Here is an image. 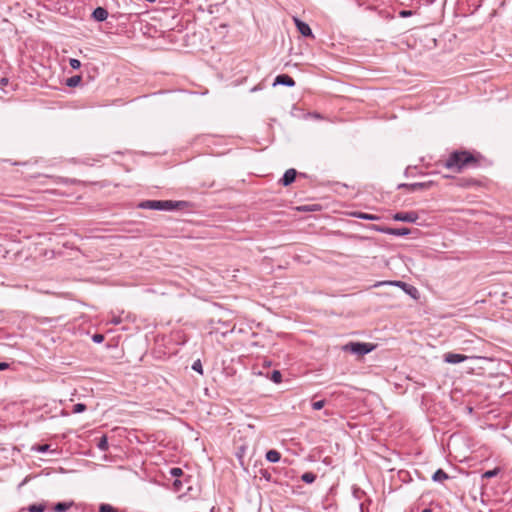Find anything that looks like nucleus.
Wrapping results in <instances>:
<instances>
[{"mask_svg": "<svg viewBox=\"0 0 512 512\" xmlns=\"http://www.w3.org/2000/svg\"><path fill=\"white\" fill-rule=\"evenodd\" d=\"M480 155L467 150H454L444 161V167L455 173H461L464 169L478 167Z\"/></svg>", "mask_w": 512, "mask_h": 512, "instance_id": "nucleus-1", "label": "nucleus"}, {"mask_svg": "<svg viewBox=\"0 0 512 512\" xmlns=\"http://www.w3.org/2000/svg\"><path fill=\"white\" fill-rule=\"evenodd\" d=\"M189 206V203L186 201H173V200H145L138 204V207L141 209H151V210H162V211H172V210H180Z\"/></svg>", "mask_w": 512, "mask_h": 512, "instance_id": "nucleus-2", "label": "nucleus"}, {"mask_svg": "<svg viewBox=\"0 0 512 512\" xmlns=\"http://www.w3.org/2000/svg\"><path fill=\"white\" fill-rule=\"evenodd\" d=\"M374 349V345L364 342H349L343 346L345 352H350L359 356L366 355Z\"/></svg>", "mask_w": 512, "mask_h": 512, "instance_id": "nucleus-3", "label": "nucleus"}, {"mask_svg": "<svg viewBox=\"0 0 512 512\" xmlns=\"http://www.w3.org/2000/svg\"><path fill=\"white\" fill-rule=\"evenodd\" d=\"M433 185L432 181L428 182H416V183H401L398 185V189H406L410 192H415L418 190L429 189Z\"/></svg>", "mask_w": 512, "mask_h": 512, "instance_id": "nucleus-4", "label": "nucleus"}, {"mask_svg": "<svg viewBox=\"0 0 512 512\" xmlns=\"http://www.w3.org/2000/svg\"><path fill=\"white\" fill-rule=\"evenodd\" d=\"M374 229L378 232L388 234V235H394V236H406V235L410 234V229L406 228V227L390 228V227L374 226Z\"/></svg>", "mask_w": 512, "mask_h": 512, "instance_id": "nucleus-5", "label": "nucleus"}, {"mask_svg": "<svg viewBox=\"0 0 512 512\" xmlns=\"http://www.w3.org/2000/svg\"><path fill=\"white\" fill-rule=\"evenodd\" d=\"M418 214L414 211L410 212H398L393 215L395 221H402L408 223H415L418 220Z\"/></svg>", "mask_w": 512, "mask_h": 512, "instance_id": "nucleus-6", "label": "nucleus"}, {"mask_svg": "<svg viewBox=\"0 0 512 512\" xmlns=\"http://www.w3.org/2000/svg\"><path fill=\"white\" fill-rule=\"evenodd\" d=\"M294 23L297 27V30L299 31V33L305 37H313V33H312V30L310 28V26L303 22L302 20H300L299 18L297 17H294Z\"/></svg>", "mask_w": 512, "mask_h": 512, "instance_id": "nucleus-7", "label": "nucleus"}, {"mask_svg": "<svg viewBox=\"0 0 512 512\" xmlns=\"http://www.w3.org/2000/svg\"><path fill=\"white\" fill-rule=\"evenodd\" d=\"M296 176L297 171L294 168H290L285 171L279 183L282 184L284 187H287L295 181Z\"/></svg>", "mask_w": 512, "mask_h": 512, "instance_id": "nucleus-8", "label": "nucleus"}, {"mask_svg": "<svg viewBox=\"0 0 512 512\" xmlns=\"http://www.w3.org/2000/svg\"><path fill=\"white\" fill-rule=\"evenodd\" d=\"M468 357L463 354L448 352L444 354V361L449 364H458L465 361Z\"/></svg>", "mask_w": 512, "mask_h": 512, "instance_id": "nucleus-9", "label": "nucleus"}, {"mask_svg": "<svg viewBox=\"0 0 512 512\" xmlns=\"http://www.w3.org/2000/svg\"><path fill=\"white\" fill-rule=\"evenodd\" d=\"M273 85H284L288 87H293L295 85V81L288 74H280L275 78Z\"/></svg>", "mask_w": 512, "mask_h": 512, "instance_id": "nucleus-10", "label": "nucleus"}, {"mask_svg": "<svg viewBox=\"0 0 512 512\" xmlns=\"http://www.w3.org/2000/svg\"><path fill=\"white\" fill-rule=\"evenodd\" d=\"M456 185L461 188H471L480 185V182L473 178L462 177L458 178Z\"/></svg>", "mask_w": 512, "mask_h": 512, "instance_id": "nucleus-11", "label": "nucleus"}, {"mask_svg": "<svg viewBox=\"0 0 512 512\" xmlns=\"http://www.w3.org/2000/svg\"><path fill=\"white\" fill-rule=\"evenodd\" d=\"M92 17L94 20H96L98 22L105 21L108 17V11L103 7H97L92 12Z\"/></svg>", "mask_w": 512, "mask_h": 512, "instance_id": "nucleus-12", "label": "nucleus"}, {"mask_svg": "<svg viewBox=\"0 0 512 512\" xmlns=\"http://www.w3.org/2000/svg\"><path fill=\"white\" fill-rule=\"evenodd\" d=\"M74 505V502H58L54 505L53 510L55 512H66L70 507Z\"/></svg>", "mask_w": 512, "mask_h": 512, "instance_id": "nucleus-13", "label": "nucleus"}, {"mask_svg": "<svg viewBox=\"0 0 512 512\" xmlns=\"http://www.w3.org/2000/svg\"><path fill=\"white\" fill-rule=\"evenodd\" d=\"M266 459L271 463H276L281 459V454L277 450L272 449L267 451Z\"/></svg>", "mask_w": 512, "mask_h": 512, "instance_id": "nucleus-14", "label": "nucleus"}, {"mask_svg": "<svg viewBox=\"0 0 512 512\" xmlns=\"http://www.w3.org/2000/svg\"><path fill=\"white\" fill-rule=\"evenodd\" d=\"M448 478L449 475L442 469L436 470L432 476V480L435 482H442L444 480H447Z\"/></svg>", "mask_w": 512, "mask_h": 512, "instance_id": "nucleus-15", "label": "nucleus"}, {"mask_svg": "<svg viewBox=\"0 0 512 512\" xmlns=\"http://www.w3.org/2000/svg\"><path fill=\"white\" fill-rule=\"evenodd\" d=\"M352 215L356 218L363 219V220L375 221V220L379 219V217L377 215L363 213V212H354V213H352Z\"/></svg>", "mask_w": 512, "mask_h": 512, "instance_id": "nucleus-16", "label": "nucleus"}, {"mask_svg": "<svg viewBox=\"0 0 512 512\" xmlns=\"http://www.w3.org/2000/svg\"><path fill=\"white\" fill-rule=\"evenodd\" d=\"M403 290L413 298H417L418 290L414 286L407 283L403 284Z\"/></svg>", "mask_w": 512, "mask_h": 512, "instance_id": "nucleus-17", "label": "nucleus"}, {"mask_svg": "<svg viewBox=\"0 0 512 512\" xmlns=\"http://www.w3.org/2000/svg\"><path fill=\"white\" fill-rule=\"evenodd\" d=\"M46 509V506L45 504L43 503H40V504H31L27 507V510L29 512H44Z\"/></svg>", "mask_w": 512, "mask_h": 512, "instance_id": "nucleus-18", "label": "nucleus"}, {"mask_svg": "<svg viewBox=\"0 0 512 512\" xmlns=\"http://www.w3.org/2000/svg\"><path fill=\"white\" fill-rule=\"evenodd\" d=\"M403 284H406V283L403 281H397V280H395V281H380L375 284V287L382 286V285H393V286H398L403 289Z\"/></svg>", "mask_w": 512, "mask_h": 512, "instance_id": "nucleus-19", "label": "nucleus"}, {"mask_svg": "<svg viewBox=\"0 0 512 512\" xmlns=\"http://www.w3.org/2000/svg\"><path fill=\"white\" fill-rule=\"evenodd\" d=\"M81 81V76L75 75L66 80V85L68 87H76Z\"/></svg>", "mask_w": 512, "mask_h": 512, "instance_id": "nucleus-20", "label": "nucleus"}, {"mask_svg": "<svg viewBox=\"0 0 512 512\" xmlns=\"http://www.w3.org/2000/svg\"><path fill=\"white\" fill-rule=\"evenodd\" d=\"M97 447L99 450L101 451H107L108 450V439L106 436H102L99 441H98V444H97Z\"/></svg>", "mask_w": 512, "mask_h": 512, "instance_id": "nucleus-21", "label": "nucleus"}, {"mask_svg": "<svg viewBox=\"0 0 512 512\" xmlns=\"http://www.w3.org/2000/svg\"><path fill=\"white\" fill-rule=\"evenodd\" d=\"M317 476L314 473L306 472L301 476V479L306 483H312L316 480Z\"/></svg>", "mask_w": 512, "mask_h": 512, "instance_id": "nucleus-22", "label": "nucleus"}, {"mask_svg": "<svg viewBox=\"0 0 512 512\" xmlns=\"http://www.w3.org/2000/svg\"><path fill=\"white\" fill-rule=\"evenodd\" d=\"M270 379L278 384L282 381V374L279 370H274L272 373H271V376H270Z\"/></svg>", "mask_w": 512, "mask_h": 512, "instance_id": "nucleus-23", "label": "nucleus"}, {"mask_svg": "<svg viewBox=\"0 0 512 512\" xmlns=\"http://www.w3.org/2000/svg\"><path fill=\"white\" fill-rule=\"evenodd\" d=\"M99 512H118V510L110 504H101L99 507Z\"/></svg>", "mask_w": 512, "mask_h": 512, "instance_id": "nucleus-24", "label": "nucleus"}, {"mask_svg": "<svg viewBox=\"0 0 512 512\" xmlns=\"http://www.w3.org/2000/svg\"><path fill=\"white\" fill-rule=\"evenodd\" d=\"M499 472H500V469H499V468H494V469H492V470H488V471H486V472L482 475V477H483V478H487V479H488V478H492V477L497 476Z\"/></svg>", "mask_w": 512, "mask_h": 512, "instance_id": "nucleus-25", "label": "nucleus"}, {"mask_svg": "<svg viewBox=\"0 0 512 512\" xmlns=\"http://www.w3.org/2000/svg\"><path fill=\"white\" fill-rule=\"evenodd\" d=\"M86 408H87V407H86V405H85V404H83V403H77V404H75V405L73 406V410H72V412H73V413H82V412H84V411L86 410Z\"/></svg>", "mask_w": 512, "mask_h": 512, "instance_id": "nucleus-26", "label": "nucleus"}, {"mask_svg": "<svg viewBox=\"0 0 512 512\" xmlns=\"http://www.w3.org/2000/svg\"><path fill=\"white\" fill-rule=\"evenodd\" d=\"M192 369L200 374H203L202 363L199 359L194 361L192 364Z\"/></svg>", "mask_w": 512, "mask_h": 512, "instance_id": "nucleus-27", "label": "nucleus"}, {"mask_svg": "<svg viewBox=\"0 0 512 512\" xmlns=\"http://www.w3.org/2000/svg\"><path fill=\"white\" fill-rule=\"evenodd\" d=\"M33 449L38 451V452H40V453H46L47 451H49L50 445H48V444H41V445L35 446Z\"/></svg>", "mask_w": 512, "mask_h": 512, "instance_id": "nucleus-28", "label": "nucleus"}, {"mask_svg": "<svg viewBox=\"0 0 512 512\" xmlns=\"http://www.w3.org/2000/svg\"><path fill=\"white\" fill-rule=\"evenodd\" d=\"M170 475L173 477H180L181 475H183V471L181 468L173 467L170 469Z\"/></svg>", "mask_w": 512, "mask_h": 512, "instance_id": "nucleus-29", "label": "nucleus"}, {"mask_svg": "<svg viewBox=\"0 0 512 512\" xmlns=\"http://www.w3.org/2000/svg\"><path fill=\"white\" fill-rule=\"evenodd\" d=\"M69 64L73 69H79L81 67V62L75 58H71Z\"/></svg>", "mask_w": 512, "mask_h": 512, "instance_id": "nucleus-30", "label": "nucleus"}, {"mask_svg": "<svg viewBox=\"0 0 512 512\" xmlns=\"http://www.w3.org/2000/svg\"><path fill=\"white\" fill-rule=\"evenodd\" d=\"M92 340L95 343H102L104 341V335L96 333L92 336Z\"/></svg>", "mask_w": 512, "mask_h": 512, "instance_id": "nucleus-31", "label": "nucleus"}, {"mask_svg": "<svg viewBox=\"0 0 512 512\" xmlns=\"http://www.w3.org/2000/svg\"><path fill=\"white\" fill-rule=\"evenodd\" d=\"M173 486H174L175 490H177V491H178V490H180V487L182 486V483H181V481H180V480L176 479V480L174 481V483H173Z\"/></svg>", "mask_w": 512, "mask_h": 512, "instance_id": "nucleus-32", "label": "nucleus"}, {"mask_svg": "<svg viewBox=\"0 0 512 512\" xmlns=\"http://www.w3.org/2000/svg\"><path fill=\"white\" fill-rule=\"evenodd\" d=\"M312 407L313 409L315 410H320V400H314L313 403H312Z\"/></svg>", "mask_w": 512, "mask_h": 512, "instance_id": "nucleus-33", "label": "nucleus"}, {"mask_svg": "<svg viewBox=\"0 0 512 512\" xmlns=\"http://www.w3.org/2000/svg\"><path fill=\"white\" fill-rule=\"evenodd\" d=\"M9 368V364L7 362H0V371L6 370Z\"/></svg>", "mask_w": 512, "mask_h": 512, "instance_id": "nucleus-34", "label": "nucleus"}, {"mask_svg": "<svg viewBox=\"0 0 512 512\" xmlns=\"http://www.w3.org/2000/svg\"><path fill=\"white\" fill-rule=\"evenodd\" d=\"M411 14H412V12H411V11H409V10H402V11L400 12V16H402V17H408V16H410Z\"/></svg>", "mask_w": 512, "mask_h": 512, "instance_id": "nucleus-35", "label": "nucleus"}, {"mask_svg": "<svg viewBox=\"0 0 512 512\" xmlns=\"http://www.w3.org/2000/svg\"><path fill=\"white\" fill-rule=\"evenodd\" d=\"M262 476L267 480H270V474L267 471L262 472Z\"/></svg>", "mask_w": 512, "mask_h": 512, "instance_id": "nucleus-36", "label": "nucleus"}, {"mask_svg": "<svg viewBox=\"0 0 512 512\" xmlns=\"http://www.w3.org/2000/svg\"><path fill=\"white\" fill-rule=\"evenodd\" d=\"M326 510H335L336 508L333 505H329L325 508Z\"/></svg>", "mask_w": 512, "mask_h": 512, "instance_id": "nucleus-37", "label": "nucleus"}, {"mask_svg": "<svg viewBox=\"0 0 512 512\" xmlns=\"http://www.w3.org/2000/svg\"><path fill=\"white\" fill-rule=\"evenodd\" d=\"M422 512H432V510H431V509L426 508V509L422 510Z\"/></svg>", "mask_w": 512, "mask_h": 512, "instance_id": "nucleus-38", "label": "nucleus"}, {"mask_svg": "<svg viewBox=\"0 0 512 512\" xmlns=\"http://www.w3.org/2000/svg\"><path fill=\"white\" fill-rule=\"evenodd\" d=\"M323 462L329 464L330 462H328V458H324Z\"/></svg>", "mask_w": 512, "mask_h": 512, "instance_id": "nucleus-39", "label": "nucleus"}]
</instances>
